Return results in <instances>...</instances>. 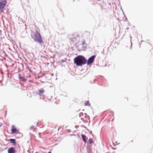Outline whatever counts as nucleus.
<instances>
[{
  "label": "nucleus",
  "mask_w": 153,
  "mask_h": 153,
  "mask_svg": "<svg viewBox=\"0 0 153 153\" xmlns=\"http://www.w3.org/2000/svg\"><path fill=\"white\" fill-rule=\"evenodd\" d=\"M86 59L82 56H78L74 59V63L77 66H81L86 63Z\"/></svg>",
  "instance_id": "1"
},
{
  "label": "nucleus",
  "mask_w": 153,
  "mask_h": 153,
  "mask_svg": "<svg viewBox=\"0 0 153 153\" xmlns=\"http://www.w3.org/2000/svg\"><path fill=\"white\" fill-rule=\"evenodd\" d=\"M32 38L36 42L40 44L43 42L42 39L39 32L36 31V32H32L31 33Z\"/></svg>",
  "instance_id": "2"
},
{
  "label": "nucleus",
  "mask_w": 153,
  "mask_h": 153,
  "mask_svg": "<svg viewBox=\"0 0 153 153\" xmlns=\"http://www.w3.org/2000/svg\"><path fill=\"white\" fill-rule=\"evenodd\" d=\"M7 0H1L0 1V12H4V10L7 4Z\"/></svg>",
  "instance_id": "3"
},
{
  "label": "nucleus",
  "mask_w": 153,
  "mask_h": 153,
  "mask_svg": "<svg viewBox=\"0 0 153 153\" xmlns=\"http://www.w3.org/2000/svg\"><path fill=\"white\" fill-rule=\"evenodd\" d=\"M95 57V56H93L90 57L87 60V65H89L90 64L92 63L94 60Z\"/></svg>",
  "instance_id": "4"
},
{
  "label": "nucleus",
  "mask_w": 153,
  "mask_h": 153,
  "mask_svg": "<svg viewBox=\"0 0 153 153\" xmlns=\"http://www.w3.org/2000/svg\"><path fill=\"white\" fill-rule=\"evenodd\" d=\"M76 36H74V35H72L70 36L69 39L72 42L75 43L76 40Z\"/></svg>",
  "instance_id": "5"
},
{
  "label": "nucleus",
  "mask_w": 153,
  "mask_h": 153,
  "mask_svg": "<svg viewBox=\"0 0 153 153\" xmlns=\"http://www.w3.org/2000/svg\"><path fill=\"white\" fill-rule=\"evenodd\" d=\"M8 151V153H15V149L13 147L9 148Z\"/></svg>",
  "instance_id": "6"
},
{
  "label": "nucleus",
  "mask_w": 153,
  "mask_h": 153,
  "mask_svg": "<svg viewBox=\"0 0 153 153\" xmlns=\"http://www.w3.org/2000/svg\"><path fill=\"white\" fill-rule=\"evenodd\" d=\"M11 131L13 133H16L17 131L16 128L13 125L12 126Z\"/></svg>",
  "instance_id": "7"
},
{
  "label": "nucleus",
  "mask_w": 153,
  "mask_h": 153,
  "mask_svg": "<svg viewBox=\"0 0 153 153\" xmlns=\"http://www.w3.org/2000/svg\"><path fill=\"white\" fill-rule=\"evenodd\" d=\"M81 136H82V139L83 141L84 142H86V139L87 138V137H86L84 135H82Z\"/></svg>",
  "instance_id": "8"
},
{
  "label": "nucleus",
  "mask_w": 153,
  "mask_h": 153,
  "mask_svg": "<svg viewBox=\"0 0 153 153\" xmlns=\"http://www.w3.org/2000/svg\"><path fill=\"white\" fill-rule=\"evenodd\" d=\"M45 92V91L43 88H41L39 90V94H41L44 93Z\"/></svg>",
  "instance_id": "9"
},
{
  "label": "nucleus",
  "mask_w": 153,
  "mask_h": 153,
  "mask_svg": "<svg viewBox=\"0 0 153 153\" xmlns=\"http://www.w3.org/2000/svg\"><path fill=\"white\" fill-rule=\"evenodd\" d=\"M9 140L12 141V143L14 144H16V140L15 139H10Z\"/></svg>",
  "instance_id": "10"
},
{
  "label": "nucleus",
  "mask_w": 153,
  "mask_h": 153,
  "mask_svg": "<svg viewBox=\"0 0 153 153\" xmlns=\"http://www.w3.org/2000/svg\"><path fill=\"white\" fill-rule=\"evenodd\" d=\"M19 79H20L21 81H25V78L23 76H20L19 77Z\"/></svg>",
  "instance_id": "11"
},
{
  "label": "nucleus",
  "mask_w": 153,
  "mask_h": 153,
  "mask_svg": "<svg viewBox=\"0 0 153 153\" xmlns=\"http://www.w3.org/2000/svg\"><path fill=\"white\" fill-rule=\"evenodd\" d=\"M85 106L90 105V104H89V102H88V101H85Z\"/></svg>",
  "instance_id": "12"
},
{
  "label": "nucleus",
  "mask_w": 153,
  "mask_h": 153,
  "mask_svg": "<svg viewBox=\"0 0 153 153\" xmlns=\"http://www.w3.org/2000/svg\"><path fill=\"white\" fill-rule=\"evenodd\" d=\"M89 143L90 144H92L93 143V141L92 140L91 138H90L89 140Z\"/></svg>",
  "instance_id": "13"
},
{
  "label": "nucleus",
  "mask_w": 153,
  "mask_h": 153,
  "mask_svg": "<svg viewBox=\"0 0 153 153\" xmlns=\"http://www.w3.org/2000/svg\"><path fill=\"white\" fill-rule=\"evenodd\" d=\"M85 43V41H84L83 42V43L82 44V45H84Z\"/></svg>",
  "instance_id": "14"
},
{
  "label": "nucleus",
  "mask_w": 153,
  "mask_h": 153,
  "mask_svg": "<svg viewBox=\"0 0 153 153\" xmlns=\"http://www.w3.org/2000/svg\"><path fill=\"white\" fill-rule=\"evenodd\" d=\"M33 126H31L30 128V129H32L33 128Z\"/></svg>",
  "instance_id": "15"
},
{
  "label": "nucleus",
  "mask_w": 153,
  "mask_h": 153,
  "mask_svg": "<svg viewBox=\"0 0 153 153\" xmlns=\"http://www.w3.org/2000/svg\"><path fill=\"white\" fill-rule=\"evenodd\" d=\"M2 125V124L1 123H0V126H1Z\"/></svg>",
  "instance_id": "16"
},
{
  "label": "nucleus",
  "mask_w": 153,
  "mask_h": 153,
  "mask_svg": "<svg viewBox=\"0 0 153 153\" xmlns=\"http://www.w3.org/2000/svg\"><path fill=\"white\" fill-rule=\"evenodd\" d=\"M48 153H51V152H49Z\"/></svg>",
  "instance_id": "17"
}]
</instances>
